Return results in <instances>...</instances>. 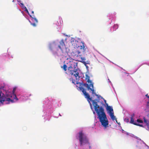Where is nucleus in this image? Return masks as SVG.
I'll list each match as a JSON object with an SVG mask.
<instances>
[{
    "mask_svg": "<svg viewBox=\"0 0 149 149\" xmlns=\"http://www.w3.org/2000/svg\"><path fill=\"white\" fill-rule=\"evenodd\" d=\"M79 88L88 102L89 103L90 101L92 102L95 110L98 116L100 122L103 126L106 127L109 125V122L104 112V109L102 107H100L99 105L97 104V102L95 100L92 99V98L90 97L89 94L86 93V90L84 88L81 86L79 87Z\"/></svg>",
    "mask_w": 149,
    "mask_h": 149,
    "instance_id": "obj_1",
    "label": "nucleus"
},
{
    "mask_svg": "<svg viewBox=\"0 0 149 149\" xmlns=\"http://www.w3.org/2000/svg\"><path fill=\"white\" fill-rule=\"evenodd\" d=\"M77 63L72 62L71 65L68 68L69 73L70 74L74 76L76 80L79 78V73L77 68Z\"/></svg>",
    "mask_w": 149,
    "mask_h": 149,
    "instance_id": "obj_2",
    "label": "nucleus"
},
{
    "mask_svg": "<svg viewBox=\"0 0 149 149\" xmlns=\"http://www.w3.org/2000/svg\"><path fill=\"white\" fill-rule=\"evenodd\" d=\"M86 80H87V82L88 84L84 83L82 84V86H84L87 88V89L89 91L91 92L92 94H95L94 93V90L93 89V84L91 80L90 79V77L87 74L86 75Z\"/></svg>",
    "mask_w": 149,
    "mask_h": 149,
    "instance_id": "obj_3",
    "label": "nucleus"
},
{
    "mask_svg": "<svg viewBox=\"0 0 149 149\" xmlns=\"http://www.w3.org/2000/svg\"><path fill=\"white\" fill-rule=\"evenodd\" d=\"M2 94H3L2 92L0 91V103L3 104L5 101H8L9 102H13V100L10 98V97H12L11 93H9L8 94H6V97L3 96V94L2 95Z\"/></svg>",
    "mask_w": 149,
    "mask_h": 149,
    "instance_id": "obj_4",
    "label": "nucleus"
},
{
    "mask_svg": "<svg viewBox=\"0 0 149 149\" xmlns=\"http://www.w3.org/2000/svg\"><path fill=\"white\" fill-rule=\"evenodd\" d=\"M79 139L80 146H82L83 143H89L86 136L84 135L82 131H80L79 133Z\"/></svg>",
    "mask_w": 149,
    "mask_h": 149,
    "instance_id": "obj_5",
    "label": "nucleus"
},
{
    "mask_svg": "<svg viewBox=\"0 0 149 149\" xmlns=\"http://www.w3.org/2000/svg\"><path fill=\"white\" fill-rule=\"evenodd\" d=\"M59 43V44L58 46V48L61 50L63 53H65V52L64 51V49H65V47L63 40H61Z\"/></svg>",
    "mask_w": 149,
    "mask_h": 149,
    "instance_id": "obj_6",
    "label": "nucleus"
},
{
    "mask_svg": "<svg viewBox=\"0 0 149 149\" xmlns=\"http://www.w3.org/2000/svg\"><path fill=\"white\" fill-rule=\"evenodd\" d=\"M72 55L73 56L74 58H77L79 57H80L81 56V52L79 50H75L72 52L71 53Z\"/></svg>",
    "mask_w": 149,
    "mask_h": 149,
    "instance_id": "obj_7",
    "label": "nucleus"
},
{
    "mask_svg": "<svg viewBox=\"0 0 149 149\" xmlns=\"http://www.w3.org/2000/svg\"><path fill=\"white\" fill-rule=\"evenodd\" d=\"M133 116H132L131 118V120L130 121V123L132 124H133L134 125L138 126L141 127H143V126L142 125L140 124L139 123H137L136 122H134V119L133 118Z\"/></svg>",
    "mask_w": 149,
    "mask_h": 149,
    "instance_id": "obj_8",
    "label": "nucleus"
},
{
    "mask_svg": "<svg viewBox=\"0 0 149 149\" xmlns=\"http://www.w3.org/2000/svg\"><path fill=\"white\" fill-rule=\"evenodd\" d=\"M79 60H78V61H80L82 63H83L84 64L86 65L87 63L85 62V61L86 60V59L84 57H79Z\"/></svg>",
    "mask_w": 149,
    "mask_h": 149,
    "instance_id": "obj_9",
    "label": "nucleus"
},
{
    "mask_svg": "<svg viewBox=\"0 0 149 149\" xmlns=\"http://www.w3.org/2000/svg\"><path fill=\"white\" fill-rule=\"evenodd\" d=\"M110 117H111V118L113 120H114L115 119L116 120V122L118 124H119V123H118L117 122V120L116 119V117L114 115V113H111L110 114H109Z\"/></svg>",
    "mask_w": 149,
    "mask_h": 149,
    "instance_id": "obj_10",
    "label": "nucleus"
},
{
    "mask_svg": "<svg viewBox=\"0 0 149 149\" xmlns=\"http://www.w3.org/2000/svg\"><path fill=\"white\" fill-rule=\"evenodd\" d=\"M107 109L108 111L109 114H110L111 113H113V109L111 106H108Z\"/></svg>",
    "mask_w": 149,
    "mask_h": 149,
    "instance_id": "obj_11",
    "label": "nucleus"
},
{
    "mask_svg": "<svg viewBox=\"0 0 149 149\" xmlns=\"http://www.w3.org/2000/svg\"><path fill=\"white\" fill-rule=\"evenodd\" d=\"M81 43H82V45L80 46V49H83V52H85L86 48H85V46H84V42H81Z\"/></svg>",
    "mask_w": 149,
    "mask_h": 149,
    "instance_id": "obj_12",
    "label": "nucleus"
},
{
    "mask_svg": "<svg viewBox=\"0 0 149 149\" xmlns=\"http://www.w3.org/2000/svg\"><path fill=\"white\" fill-rule=\"evenodd\" d=\"M30 16L32 18V20L33 21H35L36 23H37L38 22L37 19L35 17V16L34 15H32L33 17H32L31 15H30Z\"/></svg>",
    "mask_w": 149,
    "mask_h": 149,
    "instance_id": "obj_13",
    "label": "nucleus"
},
{
    "mask_svg": "<svg viewBox=\"0 0 149 149\" xmlns=\"http://www.w3.org/2000/svg\"><path fill=\"white\" fill-rule=\"evenodd\" d=\"M144 121L145 123H146L147 125L148 126H148H149V121L145 118H144Z\"/></svg>",
    "mask_w": 149,
    "mask_h": 149,
    "instance_id": "obj_14",
    "label": "nucleus"
},
{
    "mask_svg": "<svg viewBox=\"0 0 149 149\" xmlns=\"http://www.w3.org/2000/svg\"><path fill=\"white\" fill-rule=\"evenodd\" d=\"M61 68H62L65 71H66L67 69V67L66 65L64 64L63 66H61Z\"/></svg>",
    "mask_w": 149,
    "mask_h": 149,
    "instance_id": "obj_15",
    "label": "nucleus"
},
{
    "mask_svg": "<svg viewBox=\"0 0 149 149\" xmlns=\"http://www.w3.org/2000/svg\"><path fill=\"white\" fill-rule=\"evenodd\" d=\"M21 2V1H20V2H19V6H21L22 7V8H24V7L25 6H24L23 3L21 2Z\"/></svg>",
    "mask_w": 149,
    "mask_h": 149,
    "instance_id": "obj_16",
    "label": "nucleus"
},
{
    "mask_svg": "<svg viewBox=\"0 0 149 149\" xmlns=\"http://www.w3.org/2000/svg\"><path fill=\"white\" fill-rule=\"evenodd\" d=\"M136 121L139 123H143V121L142 120L139 119H137Z\"/></svg>",
    "mask_w": 149,
    "mask_h": 149,
    "instance_id": "obj_17",
    "label": "nucleus"
},
{
    "mask_svg": "<svg viewBox=\"0 0 149 149\" xmlns=\"http://www.w3.org/2000/svg\"><path fill=\"white\" fill-rule=\"evenodd\" d=\"M23 9H24L25 11L26 12V13L29 15V12L27 9L26 8V7H24Z\"/></svg>",
    "mask_w": 149,
    "mask_h": 149,
    "instance_id": "obj_18",
    "label": "nucleus"
},
{
    "mask_svg": "<svg viewBox=\"0 0 149 149\" xmlns=\"http://www.w3.org/2000/svg\"><path fill=\"white\" fill-rule=\"evenodd\" d=\"M23 9H24L25 11L26 12V13L29 15V12L27 9L26 8V7H24Z\"/></svg>",
    "mask_w": 149,
    "mask_h": 149,
    "instance_id": "obj_19",
    "label": "nucleus"
},
{
    "mask_svg": "<svg viewBox=\"0 0 149 149\" xmlns=\"http://www.w3.org/2000/svg\"><path fill=\"white\" fill-rule=\"evenodd\" d=\"M70 81H72V83L75 84L74 83L75 82V81L74 79H73L72 78H70Z\"/></svg>",
    "mask_w": 149,
    "mask_h": 149,
    "instance_id": "obj_20",
    "label": "nucleus"
},
{
    "mask_svg": "<svg viewBox=\"0 0 149 149\" xmlns=\"http://www.w3.org/2000/svg\"><path fill=\"white\" fill-rule=\"evenodd\" d=\"M31 25H32V26H33L34 27H35V26H36V24L35 23H31Z\"/></svg>",
    "mask_w": 149,
    "mask_h": 149,
    "instance_id": "obj_21",
    "label": "nucleus"
},
{
    "mask_svg": "<svg viewBox=\"0 0 149 149\" xmlns=\"http://www.w3.org/2000/svg\"><path fill=\"white\" fill-rule=\"evenodd\" d=\"M14 98L15 99H16L17 100L18 99L17 98V97L15 95H14Z\"/></svg>",
    "mask_w": 149,
    "mask_h": 149,
    "instance_id": "obj_22",
    "label": "nucleus"
},
{
    "mask_svg": "<svg viewBox=\"0 0 149 149\" xmlns=\"http://www.w3.org/2000/svg\"><path fill=\"white\" fill-rule=\"evenodd\" d=\"M32 14H33H33H34V11H32Z\"/></svg>",
    "mask_w": 149,
    "mask_h": 149,
    "instance_id": "obj_23",
    "label": "nucleus"
},
{
    "mask_svg": "<svg viewBox=\"0 0 149 149\" xmlns=\"http://www.w3.org/2000/svg\"><path fill=\"white\" fill-rule=\"evenodd\" d=\"M74 46H75L76 47H78V46H77V45L76 46H75V45H74Z\"/></svg>",
    "mask_w": 149,
    "mask_h": 149,
    "instance_id": "obj_24",
    "label": "nucleus"
},
{
    "mask_svg": "<svg viewBox=\"0 0 149 149\" xmlns=\"http://www.w3.org/2000/svg\"><path fill=\"white\" fill-rule=\"evenodd\" d=\"M149 102H147V105H148V104H149Z\"/></svg>",
    "mask_w": 149,
    "mask_h": 149,
    "instance_id": "obj_25",
    "label": "nucleus"
},
{
    "mask_svg": "<svg viewBox=\"0 0 149 149\" xmlns=\"http://www.w3.org/2000/svg\"><path fill=\"white\" fill-rule=\"evenodd\" d=\"M27 7H28V8H29V7H30V6H29V5H27Z\"/></svg>",
    "mask_w": 149,
    "mask_h": 149,
    "instance_id": "obj_26",
    "label": "nucleus"
},
{
    "mask_svg": "<svg viewBox=\"0 0 149 149\" xmlns=\"http://www.w3.org/2000/svg\"><path fill=\"white\" fill-rule=\"evenodd\" d=\"M95 95H96V96H97V94H95Z\"/></svg>",
    "mask_w": 149,
    "mask_h": 149,
    "instance_id": "obj_27",
    "label": "nucleus"
},
{
    "mask_svg": "<svg viewBox=\"0 0 149 149\" xmlns=\"http://www.w3.org/2000/svg\"><path fill=\"white\" fill-rule=\"evenodd\" d=\"M93 113H95V112H94V111L93 112Z\"/></svg>",
    "mask_w": 149,
    "mask_h": 149,
    "instance_id": "obj_28",
    "label": "nucleus"
},
{
    "mask_svg": "<svg viewBox=\"0 0 149 149\" xmlns=\"http://www.w3.org/2000/svg\"><path fill=\"white\" fill-rule=\"evenodd\" d=\"M75 42H77H77H76V41H75Z\"/></svg>",
    "mask_w": 149,
    "mask_h": 149,
    "instance_id": "obj_29",
    "label": "nucleus"
},
{
    "mask_svg": "<svg viewBox=\"0 0 149 149\" xmlns=\"http://www.w3.org/2000/svg\"><path fill=\"white\" fill-rule=\"evenodd\" d=\"M13 91H14V89H13Z\"/></svg>",
    "mask_w": 149,
    "mask_h": 149,
    "instance_id": "obj_30",
    "label": "nucleus"
},
{
    "mask_svg": "<svg viewBox=\"0 0 149 149\" xmlns=\"http://www.w3.org/2000/svg\"><path fill=\"white\" fill-rule=\"evenodd\" d=\"M104 101L105 102L106 101V100H105Z\"/></svg>",
    "mask_w": 149,
    "mask_h": 149,
    "instance_id": "obj_31",
    "label": "nucleus"
},
{
    "mask_svg": "<svg viewBox=\"0 0 149 149\" xmlns=\"http://www.w3.org/2000/svg\"><path fill=\"white\" fill-rule=\"evenodd\" d=\"M149 130V129H148Z\"/></svg>",
    "mask_w": 149,
    "mask_h": 149,
    "instance_id": "obj_32",
    "label": "nucleus"
}]
</instances>
